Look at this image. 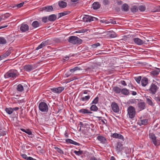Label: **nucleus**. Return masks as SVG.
Here are the masks:
<instances>
[{"mask_svg":"<svg viewBox=\"0 0 160 160\" xmlns=\"http://www.w3.org/2000/svg\"><path fill=\"white\" fill-rule=\"evenodd\" d=\"M54 149L56 150V151L59 153L61 154H63L64 152L63 151L58 147H55Z\"/></svg>","mask_w":160,"mask_h":160,"instance_id":"nucleus-43","label":"nucleus"},{"mask_svg":"<svg viewBox=\"0 0 160 160\" xmlns=\"http://www.w3.org/2000/svg\"><path fill=\"white\" fill-rule=\"evenodd\" d=\"M2 16L3 18H5V19L10 17V14L9 13H6Z\"/></svg>","mask_w":160,"mask_h":160,"instance_id":"nucleus-54","label":"nucleus"},{"mask_svg":"<svg viewBox=\"0 0 160 160\" xmlns=\"http://www.w3.org/2000/svg\"><path fill=\"white\" fill-rule=\"evenodd\" d=\"M71 144L76 145H79V144L72 140Z\"/></svg>","mask_w":160,"mask_h":160,"instance_id":"nucleus-56","label":"nucleus"},{"mask_svg":"<svg viewBox=\"0 0 160 160\" xmlns=\"http://www.w3.org/2000/svg\"><path fill=\"white\" fill-rule=\"evenodd\" d=\"M122 10L124 12H127L129 10V7L126 3H124L122 6Z\"/></svg>","mask_w":160,"mask_h":160,"instance_id":"nucleus-23","label":"nucleus"},{"mask_svg":"<svg viewBox=\"0 0 160 160\" xmlns=\"http://www.w3.org/2000/svg\"><path fill=\"white\" fill-rule=\"evenodd\" d=\"M39 110L43 112H47L48 110V106L44 102H41L39 105Z\"/></svg>","mask_w":160,"mask_h":160,"instance_id":"nucleus-5","label":"nucleus"},{"mask_svg":"<svg viewBox=\"0 0 160 160\" xmlns=\"http://www.w3.org/2000/svg\"><path fill=\"white\" fill-rule=\"evenodd\" d=\"M68 14L66 12H62L60 13H58L59 18L64 16Z\"/></svg>","mask_w":160,"mask_h":160,"instance_id":"nucleus-45","label":"nucleus"},{"mask_svg":"<svg viewBox=\"0 0 160 160\" xmlns=\"http://www.w3.org/2000/svg\"><path fill=\"white\" fill-rule=\"evenodd\" d=\"M19 73L16 69H11L4 75L5 78H9L11 80H14L17 77Z\"/></svg>","mask_w":160,"mask_h":160,"instance_id":"nucleus-1","label":"nucleus"},{"mask_svg":"<svg viewBox=\"0 0 160 160\" xmlns=\"http://www.w3.org/2000/svg\"><path fill=\"white\" fill-rule=\"evenodd\" d=\"M32 25L33 28H36L39 27L41 25V24L38 21H35L32 22Z\"/></svg>","mask_w":160,"mask_h":160,"instance_id":"nucleus-28","label":"nucleus"},{"mask_svg":"<svg viewBox=\"0 0 160 160\" xmlns=\"http://www.w3.org/2000/svg\"><path fill=\"white\" fill-rule=\"evenodd\" d=\"M138 106L139 109H140V110H141L144 109L145 108L146 104L144 102H140L138 103Z\"/></svg>","mask_w":160,"mask_h":160,"instance_id":"nucleus-19","label":"nucleus"},{"mask_svg":"<svg viewBox=\"0 0 160 160\" xmlns=\"http://www.w3.org/2000/svg\"><path fill=\"white\" fill-rule=\"evenodd\" d=\"M102 3L104 5H107L109 4V2L108 0H104Z\"/></svg>","mask_w":160,"mask_h":160,"instance_id":"nucleus-52","label":"nucleus"},{"mask_svg":"<svg viewBox=\"0 0 160 160\" xmlns=\"http://www.w3.org/2000/svg\"><path fill=\"white\" fill-rule=\"evenodd\" d=\"M154 12H158L160 11V7H157L154 8Z\"/></svg>","mask_w":160,"mask_h":160,"instance_id":"nucleus-55","label":"nucleus"},{"mask_svg":"<svg viewBox=\"0 0 160 160\" xmlns=\"http://www.w3.org/2000/svg\"><path fill=\"white\" fill-rule=\"evenodd\" d=\"M74 152L77 155L79 156L82 155L83 153V151L81 150L79 151H75Z\"/></svg>","mask_w":160,"mask_h":160,"instance_id":"nucleus-44","label":"nucleus"},{"mask_svg":"<svg viewBox=\"0 0 160 160\" xmlns=\"http://www.w3.org/2000/svg\"><path fill=\"white\" fill-rule=\"evenodd\" d=\"M58 5L61 8H64L67 6V3L62 1H60L58 2Z\"/></svg>","mask_w":160,"mask_h":160,"instance_id":"nucleus-22","label":"nucleus"},{"mask_svg":"<svg viewBox=\"0 0 160 160\" xmlns=\"http://www.w3.org/2000/svg\"><path fill=\"white\" fill-rule=\"evenodd\" d=\"M64 88L62 87H59L57 88H54L51 89V90L53 92L55 93H60L63 90Z\"/></svg>","mask_w":160,"mask_h":160,"instance_id":"nucleus-9","label":"nucleus"},{"mask_svg":"<svg viewBox=\"0 0 160 160\" xmlns=\"http://www.w3.org/2000/svg\"><path fill=\"white\" fill-rule=\"evenodd\" d=\"M43 47V46H42L41 44L37 48L36 50H38L42 48Z\"/></svg>","mask_w":160,"mask_h":160,"instance_id":"nucleus-59","label":"nucleus"},{"mask_svg":"<svg viewBox=\"0 0 160 160\" xmlns=\"http://www.w3.org/2000/svg\"><path fill=\"white\" fill-rule=\"evenodd\" d=\"M113 111L115 113H118L119 111V109L118 105L115 102H113L111 105Z\"/></svg>","mask_w":160,"mask_h":160,"instance_id":"nucleus-7","label":"nucleus"},{"mask_svg":"<svg viewBox=\"0 0 160 160\" xmlns=\"http://www.w3.org/2000/svg\"><path fill=\"white\" fill-rule=\"evenodd\" d=\"M79 112L83 114H91L92 113V112L86 109H81L79 110Z\"/></svg>","mask_w":160,"mask_h":160,"instance_id":"nucleus-21","label":"nucleus"},{"mask_svg":"<svg viewBox=\"0 0 160 160\" xmlns=\"http://www.w3.org/2000/svg\"><path fill=\"white\" fill-rule=\"evenodd\" d=\"M42 10L47 12H50L53 10L52 6H47L42 8Z\"/></svg>","mask_w":160,"mask_h":160,"instance_id":"nucleus-16","label":"nucleus"},{"mask_svg":"<svg viewBox=\"0 0 160 160\" xmlns=\"http://www.w3.org/2000/svg\"><path fill=\"white\" fill-rule=\"evenodd\" d=\"M90 95L87 96L83 97H82L80 100L83 102L88 101L90 99Z\"/></svg>","mask_w":160,"mask_h":160,"instance_id":"nucleus-31","label":"nucleus"},{"mask_svg":"<svg viewBox=\"0 0 160 160\" xmlns=\"http://www.w3.org/2000/svg\"><path fill=\"white\" fill-rule=\"evenodd\" d=\"M88 30V29L87 28H84L79 30L80 33H84Z\"/></svg>","mask_w":160,"mask_h":160,"instance_id":"nucleus-49","label":"nucleus"},{"mask_svg":"<svg viewBox=\"0 0 160 160\" xmlns=\"http://www.w3.org/2000/svg\"><path fill=\"white\" fill-rule=\"evenodd\" d=\"M68 41L73 44H80L82 42L81 39L75 36H71L69 37Z\"/></svg>","mask_w":160,"mask_h":160,"instance_id":"nucleus-2","label":"nucleus"},{"mask_svg":"<svg viewBox=\"0 0 160 160\" xmlns=\"http://www.w3.org/2000/svg\"><path fill=\"white\" fill-rule=\"evenodd\" d=\"M154 99L157 102H160V96L155 97Z\"/></svg>","mask_w":160,"mask_h":160,"instance_id":"nucleus-53","label":"nucleus"},{"mask_svg":"<svg viewBox=\"0 0 160 160\" xmlns=\"http://www.w3.org/2000/svg\"><path fill=\"white\" fill-rule=\"evenodd\" d=\"M142 77L141 76H139L138 77H135L134 78V79L135 80L136 82L138 83H140V82L141 79Z\"/></svg>","mask_w":160,"mask_h":160,"instance_id":"nucleus-41","label":"nucleus"},{"mask_svg":"<svg viewBox=\"0 0 160 160\" xmlns=\"http://www.w3.org/2000/svg\"><path fill=\"white\" fill-rule=\"evenodd\" d=\"M48 41H46L42 42L41 44H42V46L44 47V46L47 45L48 44Z\"/></svg>","mask_w":160,"mask_h":160,"instance_id":"nucleus-50","label":"nucleus"},{"mask_svg":"<svg viewBox=\"0 0 160 160\" xmlns=\"http://www.w3.org/2000/svg\"><path fill=\"white\" fill-rule=\"evenodd\" d=\"M149 137L151 141L155 146L159 145L160 142L157 139L155 134L153 133H150L149 135Z\"/></svg>","mask_w":160,"mask_h":160,"instance_id":"nucleus-4","label":"nucleus"},{"mask_svg":"<svg viewBox=\"0 0 160 160\" xmlns=\"http://www.w3.org/2000/svg\"><path fill=\"white\" fill-rule=\"evenodd\" d=\"M90 109L91 111L94 112H97L98 110V108L95 104H92Z\"/></svg>","mask_w":160,"mask_h":160,"instance_id":"nucleus-30","label":"nucleus"},{"mask_svg":"<svg viewBox=\"0 0 160 160\" xmlns=\"http://www.w3.org/2000/svg\"><path fill=\"white\" fill-rule=\"evenodd\" d=\"M29 29V26L27 24L23 23L21 24L20 30L22 32H26Z\"/></svg>","mask_w":160,"mask_h":160,"instance_id":"nucleus-10","label":"nucleus"},{"mask_svg":"<svg viewBox=\"0 0 160 160\" xmlns=\"http://www.w3.org/2000/svg\"><path fill=\"white\" fill-rule=\"evenodd\" d=\"M7 42L6 40L3 37H0V44H5Z\"/></svg>","mask_w":160,"mask_h":160,"instance_id":"nucleus-40","label":"nucleus"},{"mask_svg":"<svg viewBox=\"0 0 160 160\" xmlns=\"http://www.w3.org/2000/svg\"><path fill=\"white\" fill-rule=\"evenodd\" d=\"M22 157L24 159H25L26 160H28V157L25 154H22L21 155Z\"/></svg>","mask_w":160,"mask_h":160,"instance_id":"nucleus-57","label":"nucleus"},{"mask_svg":"<svg viewBox=\"0 0 160 160\" xmlns=\"http://www.w3.org/2000/svg\"><path fill=\"white\" fill-rule=\"evenodd\" d=\"M56 19L57 16L55 14H52L48 17V20L50 22H54Z\"/></svg>","mask_w":160,"mask_h":160,"instance_id":"nucleus-24","label":"nucleus"},{"mask_svg":"<svg viewBox=\"0 0 160 160\" xmlns=\"http://www.w3.org/2000/svg\"><path fill=\"white\" fill-rule=\"evenodd\" d=\"M90 160H101L100 159H97L96 157H92L90 159Z\"/></svg>","mask_w":160,"mask_h":160,"instance_id":"nucleus-63","label":"nucleus"},{"mask_svg":"<svg viewBox=\"0 0 160 160\" xmlns=\"http://www.w3.org/2000/svg\"><path fill=\"white\" fill-rule=\"evenodd\" d=\"M20 130L22 132H25L28 134L29 136H28L29 138H32L34 135L32 134V132L29 129H25L23 128H20Z\"/></svg>","mask_w":160,"mask_h":160,"instance_id":"nucleus-13","label":"nucleus"},{"mask_svg":"<svg viewBox=\"0 0 160 160\" xmlns=\"http://www.w3.org/2000/svg\"><path fill=\"white\" fill-rule=\"evenodd\" d=\"M109 36L112 38H114L116 37L117 35L115 32H113L110 34Z\"/></svg>","mask_w":160,"mask_h":160,"instance_id":"nucleus-51","label":"nucleus"},{"mask_svg":"<svg viewBox=\"0 0 160 160\" xmlns=\"http://www.w3.org/2000/svg\"><path fill=\"white\" fill-rule=\"evenodd\" d=\"M17 89L18 91L22 92L23 91L24 88L21 84H19L17 86Z\"/></svg>","mask_w":160,"mask_h":160,"instance_id":"nucleus-34","label":"nucleus"},{"mask_svg":"<svg viewBox=\"0 0 160 160\" xmlns=\"http://www.w3.org/2000/svg\"><path fill=\"white\" fill-rule=\"evenodd\" d=\"M133 40L135 43L138 45H142L145 42V41L142 40L138 38H134Z\"/></svg>","mask_w":160,"mask_h":160,"instance_id":"nucleus-8","label":"nucleus"},{"mask_svg":"<svg viewBox=\"0 0 160 160\" xmlns=\"http://www.w3.org/2000/svg\"><path fill=\"white\" fill-rule=\"evenodd\" d=\"M24 69L27 71L29 72L33 69V68L31 65H26L24 66Z\"/></svg>","mask_w":160,"mask_h":160,"instance_id":"nucleus-29","label":"nucleus"},{"mask_svg":"<svg viewBox=\"0 0 160 160\" xmlns=\"http://www.w3.org/2000/svg\"><path fill=\"white\" fill-rule=\"evenodd\" d=\"M138 9V8L136 6H133L131 8V12L133 13L137 12Z\"/></svg>","mask_w":160,"mask_h":160,"instance_id":"nucleus-35","label":"nucleus"},{"mask_svg":"<svg viewBox=\"0 0 160 160\" xmlns=\"http://www.w3.org/2000/svg\"><path fill=\"white\" fill-rule=\"evenodd\" d=\"M160 72V68H156V70H153L150 72V75L155 76L159 74Z\"/></svg>","mask_w":160,"mask_h":160,"instance_id":"nucleus-12","label":"nucleus"},{"mask_svg":"<svg viewBox=\"0 0 160 160\" xmlns=\"http://www.w3.org/2000/svg\"><path fill=\"white\" fill-rule=\"evenodd\" d=\"M121 92L122 94L125 95H128L129 94V90L126 88L121 89Z\"/></svg>","mask_w":160,"mask_h":160,"instance_id":"nucleus-33","label":"nucleus"},{"mask_svg":"<svg viewBox=\"0 0 160 160\" xmlns=\"http://www.w3.org/2000/svg\"><path fill=\"white\" fill-rule=\"evenodd\" d=\"M11 51L12 49L9 48L5 53L1 55L0 56V60H2L8 56L11 53Z\"/></svg>","mask_w":160,"mask_h":160,"instance_id":"nucleus-11","label":"nucleus"},{"mask_svg":"<svg viewBox=\"0 0 160 160\" xmlns=\"http://www.w3.org/2000/svg\"><path fill=\"white\" fill-rule=\"evenodd\" d=\"M5 111L9 114H11L13 112L12 109L11 108H6L5 109Z\"/></svg>","mask_w":160,"mask_h":160,"instance_id":"nucleus-37","label":"nucleus"},{"mask_svg":"<svg viewBox=\"0 0 160 160\" xmlns=\"http://www.w3.org/2000/svg\"><path fill=\"white\" fill-rule=\"evenodd\" d=\"M113 90L115 92L117 93H120L121 91V89L117 86L114 87Z\"/></svg>","mask_w":160,"mask_h":160,"instance_id":"nucleus-32","label":"nucleus"},{"mask_svg":"<svg viewBox=\"0 0 160 160\" xmlns=\"http://www.w3.org/2000/svg\"><path fill=\"white\" fill-rule=\"evenodd\" d=\"M81 70H82V69H81V68L78 67H76L72 69H71L70 70V71L71 72L73 73L74 72L77 71H79Z\"/></svg>","mask_w":160,"mask_h":160,"instance_id":"nucleus-36","label":"nucleus"},{"mask_svg":"<svg viewBox=\"0 0 160 160\" xmlns=\"http://www.w3.org/2000/svg\"><path fill=\"white\" fill-rule=\"evenodd\" d=\"M145 98L146 99V102L149 105L151 106H153L154 105V104L152 102L151 97L147 96L145 97Z\"/></svg>","mask_w":160,"mask_h":160,"instance_id":"nucleus-17","label":"nucleus"},{"mask_svg":"<svg viewBox=\"0 0 160 160\" xmlns=\"http://www.w3.org/2000/svg\"><path fill=\"white\" fill-rule=\"evenodd\" d=\"M148 119H143L142 120H141L139 121V124L140 126L142 125H145L148 123Z\"/></svg>","mask_w":160,"mask_h":160,"instance_id":"nucleus-26","label":"nucleus"},{"mask_svg":"<svg viewBox=\"0 0 160 160\" xmlns=\"http://www.w3.org/2000/svg\"><path fill=\"white\" fill-rule=\"evenodd\" d=\"M12 109L13 112L14 111H17L18 110L19 108L18 107H16L14 108H12Z\"/></svg>","mask_w":160,"mask_h":160,"instance_id":"nucleus-64","label":"nucleus"},{"mask_svg":"<svg viewBox=\"0 0 160 160\" xmlns=\"http://www.w3.org/2000/svg\"><path fill=\"white\" fill-rule=\"evenodd\" d=\"M72 140V139H66L65 140V141L66 142L71 144Z\"/></svg>","mask_w":160,"mask_h":160,"instance_id":"nucleus-61","label":"nucleus"},{"mask_svg":"<svg viewBox=\"0 0 160 160\" xmlns=\"http://www.w3.org/2000/svg\"><path fill=\"white\" fill-rule=\"evenodd\" d=\"M7 132L5 131H4L3 132H2L0 133V136H3L6 134Z\"/></svg>","mask_w":160,"mask_h":160,"instance_id":"nucleus-62","label":"nucleus"},{"mask_svg":"<svg viewBox=\"0 0 160 160\" xmlns=\"http://www.w3.org/2000/svg\"><path fill=\"white\" fill-rule=\"evenodd\" d=\"M98 20V18L94 17H92L91 18V21H95Z\"/></svg>","mask_w":160,"mask_h":160,"instance_id":"nucleus-60","label":"nucleus"},{"mask_svg":"<svg viewBox=\"0 0 160 160\" xmlns=\"http://www.w3.org/2000/svg\"><path fill=\"white\" fill-rule=\"evenodd\" d=\"M111 137L113 138L121 139L124 141V139L123 136L120 134L115 133L112 135Z\"/></svg>","mask_w":160,"mask_h":160,"instance_id":"nucleus-14","label":"nucleus"},{"mask_svg":"<svg viewBox=\"0 0 160 160\" xmlns=\"http://www.w3.org/2000/svg\"><path fill=\"white\" fill-rule=\"evenodd\" d=\"M120 83L124 86H127V83L125 82V81L124 80H122L120 81Z\"/></svg>","mask_w":160,"mask_h":160,"instance_id":"nucleus-58","label":"nucleus"},{"mask_svg":"<svg viewBox=\"0 0 160 160\" xmlns=\"http://www.w3.org/2000/svg\"><path fill=\"white\" fill-rule=\"evenodd\" d=\"M97 139L102 144H105L107 142L106 138L103 136L99 135L97 137Z\"/></svg>","mask_w":160,"mask_h":160,"instance_id":"nucleus-15","label":"nucleus"},{"mask_svg":"<svg viewBox=\"0 0 160 160\" xmlns=\"http://www.w3.org/2000/svg\"><path fill=\"white\" fill-rule=\"evenodd\" d=\"M138 8L140 11L143 12L146 9V7L145 5H141L139 6Z\"/></svg>","mask_w":160,"mask_h":160,"instance_id":"nucleus-38","label":"nucleus"},{"mask_svg":"<svg viewBox=\"0 0 160 160\" xmlns=\"http://www.w3.org/2000/svg\"><path fill=\"white\" fill-rule=\"evenodd\" d=\"M26 2H27V1H25L24 2L21 3L19 4H17V8H21V7H22L23 6V5L24 4V3Z\"/></svg>","mask_w":160,"mask_h":160,"instance_id":"nucleus-48","label":"nucleus"},{"mask_svg":"<svg viewBox=\"0 0 160 160\" xmlns=\"http://www.w3.org/2000/svg\"><path fill=\"white\" fill-rule=\"evenodd\" d=\"M91 16L88 15H85L83 18V21L85 22H91Z\"/></svg>","mask_w":160,"mask_h":160,"instance_id":"nucleus-25","label":"nucleus"},{"mask_svg":"<svg viewBox=\"0 0 160 160\" xmlns=\"http://www.w3.org/2000/svg\"><path fill=\"white\" fill-rule=\"evenodd\" d=\"M128 115L129 118L132 119L135 116L136 111L135 108L132 106H129L127 109Z\"/></svg>","mask_w":160,"mask_h":160,"instance_id":"nucleus-3","label":"nucleus"},{"mask_svg":"<svg viewBox=\"0 0 160 160\" xmlns=\"http://www.w3.org/2000/svg\"><path fill=\"white\" fill-rule=\"evenodd\" d=\"M99 98L98 97H96L93 100V101L90 104L91 105L92 104H97L98 102Z\"/></svg>","mask_w":160,"mask_h":160,"instance_id":"nucleus-39","label":"nucleus"},{"mask_svg":"<svg viewBox=\"0 0 160 160\" xmlns=\"http://www.w3.org/2000/svg\"><path fill=\"white\" fill-rule=\"evenodd\" d=\"M100 44L99 42H98L92 45L91 46L92 47V48H96L98 46H100Z\"/></svg>","mask_w":160,"mask_h":160,"instance_id":"nucleus-47","label":"nucleus"},{"mask_svg":"<svg viewBox=\"0 0 160 160\" xmlns=\"http://www.w3.org/2000/svg\"><path fill=\"white\" fill-rule=\"evenodd\" d=\"M141 83L143 87H145L148 83V79L146 77L143 78L141 80Z\"/></svg>","mask_w":160,"mask_h":160,"instance_id":"nucleus-18","label":"nucleus"},{"mask_svg":"<svg viewBox=\"0 0 160 160\" xmlns=\"http://www.w3.org/2000/svg\"><path fill=\"white\" fill-rule=\"evenodd\" d=\"M158 89V87L155 84L152 83L150 86L148 91L151 94H154L156 93Z\"/></svg>","mask_w":160,"mask_h":160,"instance_id":"nucleus-6","label":"nucleus"},{"mask_svg":"<svg viewBox=\"0 0 160 160\" xmlns=\"http://www.w3.org/2000/svg\"><path fill=\"white\" fill-rule=\"evenodd\" d=\"M97 118H98L99 121L100 122H102L103 124L107 125V122H105L104 121V120L106 121H107L105 119H104V120L102 119V117H97Z\"/></svg>","mask_w":160,"mask_h":160,"instance_id":"nucleus-42","label":"nucleus"},{"mask_svg":"<svg viewBox=\"0 0 160 160\" xmlns=\"http://www.w3.org/2000/svg\"><path fill=\"white\" fill-rule=\"evenodd\" d=\"M100 5L98 2H94L92 5V7L94 9H98L100 8Z\"/></svg>","mask_w":160,"mask_h":160,"instance_id":"nucleus-27","label":"nucleus"},{"mask_svg":"<svg viewBox=\"0 0 160 160\" xmlns=\"http://www.w3.org/2000/svg\"><path fill=\"white\" fill-rule=\"evenodd\" d=\"M122 144L120 142H118L117 145L116 150L118 152H120L122 151Z\"/></svg>","mask_w":160,"mask_h":160,"instance_id":"nucleus-20","label":"nucleus"},{"mask_svg":"<svg viewBox=\"0 0 160 160\" xmlns=\"http://www.w3.org/2000/svg\"><path fill=\"white\" fill-rule=\"evenodd\" d=\"M48 18L47 17H44L42 18V21L44 23H46L48 22Z\"/></svg>","mask_w":160,"mask_h":160,"instance_id":"nucleus-46","label":"nucleus"}]
</instances>
